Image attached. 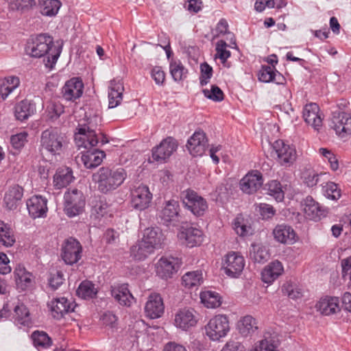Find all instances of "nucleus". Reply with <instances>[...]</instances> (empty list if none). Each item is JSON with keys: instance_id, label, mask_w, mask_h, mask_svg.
Instances as JSON below:
<instances>
[{"instance_id": "obj_1", "label": "nucleus", "mask_w": 351, "mask_h": 351, "mask_svg": "<svg viewBox=\"0 0 351 351\" xmlns=\"http://www.w3.org/2000/svg\"><path fill=\"white\" fill-rule=\"evenodd\" d=\"M99 141L95 131L80 128L78 132L75 134V141L77 147H84L87 150L82 152L81 161L86 169H93L98 167L103 161L106 154L104 151L93 149L99 143L104 145L108 142L107 138L101 135Z\"/></svg>"}, {"instance_id": "obj_2", "label": "nucleus", "mask_w": 351, "mask_h": 351, "mask_svg": "<svg viewBox=\"0 0 351 351\" xmlns=\"http://www.w3.org/2000/svg\"><path fill=\"white\" fill-rule=\"evenodd\" d=\"M127 172L122 167H100L93 174V181L97 185V190L102 194L112 193L123 184Z\"/></svg>"}, {"instance_id": "obj_3", "label": "nucleus", "mask_w": 351, "mask_h": 351, "mask_svg": "<svg viewBox=\"0 0 351 351\" xmlns=\"http://www.w3.org/2000/svg\"><path fill=\"white\" fill-rule=\"evenodd\" d=\"M25 51L34 58L47 56L48 62L54 64L60 55L61 48L54 45L52 36L47 34H40L31 38L27 44Z\"/></svg>"}, {"instance_id": "obj_4", "label": "nucleus", "mask_w": 351, "mask_h": 351, "mask_svg": "<svg viewBox=\"0 0 351 351\" xmlns=\"http://www.w3.org/2000/svg\"><path fill=\"white\" fill-rule=\"evenodd\" d=\"M271 154L280 166L286 168L291 167L297 157L295 147L282 139L276 140L271 144Z\"/></svg>"}, {"instance_id": "obj_5", "label": "nucleus", "mask_w": 351, "mask_h": 351, "mask_svg": "<svg viewBox=\"0 0 351 351\" xmlns=\"http://www.w3.org/2000/svg\"><path fill=\"white\" fill-rule=\"evenodd\" d=\"M86 201L81 191L67 190L64 195V211L69 217H74L84 211Z\"/></svg>"}, {"instance_id": "obj_6", "label": "nucleus", "mask_w": 351, "mask_h": 351, "mask_svg": "<svg viewBox=\"0 0 351 351\" xmlns=\"http://www.w3.org/2000/svg\"><path fill=\"white\" fill-rule=\"evenodd\" d=\"M229 330L228 318L223 315H215L205 326L206 335L212 341H219L227 335Z\"/></svg>"}, {"instance_id": "obj_7", "label": "nucleus", "mask_w": 351, "mask_h": 351, "mask_svg": "<svg viewBox=\"0 0 351 351\" xmlns=\"http://www.w3.org/2000/svg\"><path fill=\"white\" fill-rule=\"evenodd\" d=\"M180 207L178 201L170 199L167 201L164 206L158 213L160 223L167 227H176L180 221Z\"/></svg>"}, {"instance_id": "obj_8", "label": "nucleus", "mask_w": 351, "mask_h": 351, "mask_svg": "<svg viewBox=\"0 0 351 351\" xmlns=\"http://www.w3.org/2000/svg\"><path fill=\"white\" fill-rule=\"evenodd\" d=\"M182 264L178 257L162 256L156 264V275L165 280L172 278L178 272Z\"/></svg>"}, {"instance_id": "obj_9", "label": "nucleus", "mask_w": 351, "mask_h": 351, "mask_svg": "<svg viewBox=\"0 0 351 351\" xmlns=\"http://www.w3.org/2000/svg\"><path fill=\"white\" fill-rule=\"evenodd\" d=\"M245 265V259L239 252H230L224 256L223 269L225 274L229 277H239Z\"/></svg>"}, {"instance_id": "obj_10", "label": "nucleus", "mask_w": 351, "mask_h": 351, "mask_svg": "<svg viewBox=\"0 0 351 351\" xmlns=\"http://www.w3.org/2000/svg\"><path fill=\"white\" fill-rule=\"evenodd\" d=\"M63 141V137L55 130H46L42 132L41 147L52 155L60 154Z\"/></svg>"}, {"instance_id": "obj_11", "label": "nucleus", "mask_w": 351, "mask_h": 351, "mask_svg": "<svg viewBox=\"0 0 351 351\" xmlns=\"http://www.w3.org/2000/svg\"><path fill=\"white\" fill-rule=\"evenodd\" d=\"M82 246L75 238L66 239L61 249V257L67 265H73L79 261L82 257Z\"/></svg>"}, {"instance_id": "obj_12", "label": "nucleus", "mask_w": 351, "mask_h": 351, "mask_svg": "<svg viewBox=\"0 0 351 351\" xmlns=\"http://www.w3.org/2000/svg\"><path fill=\"white\" fill-rule=\"evenodd\" d=\"M152 197L149 187L141 184L131 191V205L135 210H144L149 207Z\"/></svg>"}, {"instance_id": "obj_13", "label": "nucleus", "mask_w": 351, "mask_h": 351, "mask_svg": "<svg viewBox=\"0 0 351 351\" xmlns=\"http://www.w3.org/2000/svg\"><path fill=\"white\" fill-rule=\"evenodd\" d=\"M178 237L184 245L192 248L199 246L203 243L204 234L201 229L186 226L182 228L178 234Z\"/></svg>"}, {"instance_id": "obj_14", "label": "nucleus", "mask_w": 351, "mask_h": 351, "mask_svg": "<svg viewBox=\"0 0 351 351\" xmlns=\"http://www.w3.org/2000/svg\"><path fill=\"white\" fill-rule=\"evenodd\" d=\"M178 144L176 141L172 137H167L162 140L160 143L153 147L152 152V158L153 161L159 163L165 162L172 154L176 150Z\"/></svg>"}, {"instance_id": "obj_15", "label": "nucleus", "mask_w": 351, "mask_h": 351, "mask_svg": "<svg viewBox=\"0 0 351 351\" xmlns=\"http://www.w3.org/2000/svg\"><path fill=\"white\" fill-rule=\"evenodd\" d=\"M13 276L16 288L20 291L29 290L34 286L35 276L23 265L19 264L16 266Z\"/></svg>"}, {"instance_id": "obj_16", "label": "nucleus", "mask_w": 351, "mask_h": 351, "mask_svg": "<svg viewBox=\"0 0 351 351\" xmlns=\"http://www.w3.org/2000/svg\"><path fill=\"white\" fill-rule=\"evenodd\" d=\"M186 207L196 216H202L208 208L204 198L192 190H187L183 200Z\"/></svg>"}, {"instance_id": "obj_17", "label": "nucleus", "mask_w": 351, "mask_h": 351, "mask_svg": "<svg viewBox=\"0 0 351 351\" xmlns=\"http://www.w3.org/2000/svg\"><path fill=\"white\" fill-rule=\"evenodd\" d=\"M208 139L202 130H197L187 141V149L193 156H202L208 147Z\"/></svg>"}, {"instance_id": "obj_18", "label": "nucleus", "mask_w": 351, "mask_h": 351, "mask_svg": "<svg viewBox=\"0 0 351 351\" xmlns=\"http://www.w3.org/2000/svg\"><path fill=\"white\" fill-rule=\"evenodd\" d=\"M29 216L32 219L45 218L48 211L47 199L41 195H34L26 202Z\"/></svg>"}, {"instance_id": "obj_19", "label": "nucleus", "mask_w": 351, "mask_h": 351, "mask_svg": "<svg viewBox=\"0 0 351 351\" xmlns=\"http://www.w3.org/2000/svg\"><path fill=\"white\" fill-rule=\"evenodd\" d=\"M331 127L336 134L341 137L351 134V115L343 112H335L332 118Z\"/></svg>"}, {"instance_id": "obj_20", "label": "nucleus", "mask_w": 351, "mask_h": 351, "mask_svg": "<svg viewBox=\"0 0 351 351\" xmlns=\"http://www.w3.org/2000/svg\"><path fill=\"white\" fill-rule=\"evenodd\" d=\"M199 320V315L195 308H181L175 316V324L182 330L195 326Z\"/></svg>"}, {"instance_id": "obj_21", "label": "nucleus", "mask_w": 351, "mask_h": 351, "mask_svg": "<svg viewBox=\"0 0 351 351\" xmlns=\"http://www.w3.org/2000/svg\"><path fill=\"white\" fill-rule=\"evenodd\" d=\"M263 183L262 173L258 171H251L241 180V189L247 194H252L259 189Z\"/></svg>"}, {"instance_id": "obj_22", "label": "nucleus", "mask_w": 351, "mask_h": 351, "mask_svg": "<svg viewBox=\"0 0 351 351\" xmlns=\"http://www.w3.org/2000/svg\"><path fill=\"white\" fill-rule=\"evenodd\" d=\"M84 84L79 77L66 81L62 88V97L67 101H75L82 95Z\"/></svg>"}, {"instance_id": "obj_23", "label": "nucleus", "mask_w": 351, "mask_h": 351, "mask_svg": "<svg viewBox=\"0 0 351 351\" xmlns=\"http://www.w3.org/2000/svg\"><path fill=\"white\" fill-rule=\"evenodd\" d=\"M257 76L258 80L264 83L274 82L279 85L286 83L285 77L276 69L275 66L262 65Z\"/></svg>"}, {"instance_id": "obj_24", "label": "nucleus", "mask_w": 351, "mask_h": 351, "mask_svg": "<svg viewBox=\"0 0 351 351\" xmlns=\"http://www.w3.org/2000/svg\"><path fill=\"white\" fill-rule=\"evenodd\" d=\"M306 218L318 221L326 215V210L311 196H307L302 202Z\"/></svg>"}, {"instance_id": "obj_25", "label": "nucleus", "mask_w": 351, "mask_h": 351, "mask_svg": "<svg viewBox=\"0 0 351 351\" xmlns=\"http://www.w3.org/2000/svg\"><path fill=\"white\" fill-rule=\"evenodd\" d=\"M275 240L280 243L291 245L296 242L297 234L293 228L287 224H278L274 230Z\"/></svg>"}, {"instance_id": "obj_26", "label": "nucleus", "mask_w": 351, "mask_h": 351, "mask_svg": "<svg viewBox=\"0 0 351 351\" xmlns=\"http://www.w3.org/2000/svg\"><path fill=\"white\" fill-rule=\"evenodd\" d=\"M319 112L318 105L315 103H310L304 107L302 112L305 122L316 130H318L322 125V119Z\"/></svg>"}, {"instance_id": "obj_27", "label": "nucleus", "mask_w": 351, "mask_h": 351, "mask_svg": "<svg viewBox=\"0 0 351 351\" xmlns=\"http://www.w3.org/2000/svg\"><path fill=\"white\" fill-rule=\"evenodd\" d=\"M283 272L284 267L280 261H271L262 270L261 280L264 283L271 285Z\"/></svg>"}, {"instance_id": "obj_28", "label": "nucleus", "mask_w": 351, "mask_h": 351, "mask_svg": "<svg viewBox=\"0 0 351 351\" xmlns=\"http://www.w3.org/2000/svg\"><path fill=\"white\" fill-rule=\"evenodd\" d=\"M141 240L154 251L161 246L164 240V235L161 229L158 227L147 228L144 230Z\"/></svg>"}, {"instance_id": "obj_29", "label": "nucleus", "mask_w": 351, "mask_h": 351, "mask_svg": "<svg viewBox=\"0 0 351 351\" xmlns=\"http://www.w3.org/2000/svg\"><path fill=\"white\" fill-rule=\"evenodd\" d=\"M111 295L120 305L125 307H130L134 302V298L130 292L128 284L112 287Z\"/></svg>"}, {"instance_id": "obj_30", "label": "nucleus", "mask_w": 351, "mask_h": 351, "mask_svg": "<svg viewBox=\"0 0 351 351\" xmlns=\"http://www.w3.org/2000/svg\"><path fill=\"white\" fill-rule=\"evenodd\" d=\"M36 112L35 104L27 99H23L16 103L14 107L16 119L23 121L32 116Z\"/></svg>"}, {"instance_id": "obj_31", "label": "nucleus", "mask_w": 351, "mask_h": 351, "mask_svg": "<svg viewBox=\"0 0 351 351\" xmlns=\"http://www.w3.org/2000/svg\"><path fill=\"white\" fill-rule=\"evenodd\" d=\"M21 84L20 78L16 75H8L0 78V97L5 100Z\"/></svg>"}, {"instance_id": "obj_32", "label": "nucleus", "mask_w": 351, "mask_h": 351, "mask_svg": "<svg viewBox=\"0 0 351 351\" xmlns=\"http://www.w3.org/2000/svg\"><path fill=\"white\" fill-rule=\"evenodd\" d=\"M124 90L123 84L120 81H110L108 88V108H114L118 106L123 99Z\"/></svg>"}, {"instance_id": "obj_33", "label": "nucleus", "mask_w": 351, "mask_h": 351, "mask_svg": "<svg viewBox=\"0 0 351 351\" xmlns=\"http://www.w3.org/2000/svg\"><path fill=\"white\" fill-rule=\"evenodd\" d=\"M74 179L73 171L71 168H59L53 176V186L56 189H62L69 185L73 182Z\"/></svg>"}, {"instance_id": "obj_34", "label": "nucleus", "mask_w": 351, "mask_h": 351, "mask_svg": "<svg viewBox=\"0 0 351 351\" xmlns=\"http://www.w3.org/2000/svg\"><path fill=\"white\" fill-rule=\"evenodd\" d=\"M329 176L327 172H318L312 167H305L301 173V179L304 185L309 188L315 186L323 176Z\"/></svg>"}, {"instance_id": "obj_35", "label": "nucleus", "mask_w": 351, "mask_h": 351, "mask_svg": "<svg viewBox=\"0 0 351 351\" xmlns=\"http://www.w3.org/2000/svg\"><path fill=\"white\" fill-rule=\"evenodd\" d=\"M23 195V189L14 184L10 186L5 192L4 195V202L6 206L10 210L16 208L17 203L21 201Z\"/></svg>"}, {"instance_id": "obj_36", "label": "nucleus", "mask_w": 351, "mask_h": 351, "mask_svg": "<svg viewBox=\"0 0 351 351\" xmlns=\"http://www.w3.org/2000/svg\"><path fill=\"white\" fill-rule=\"evenodd\" d=\"M204 282L202 269L191 271L185 273L182 277V285L186 289L198 288Z\"/></svg>"}, {"instance_id": "obj_37", "label": "nucleus", "mask_w": 351, "mask_h": 351, "mask_svg": "<svg viewBox=\"0 0 351 351\" xmlns=\"http://www.w3.org/2000/svg\"><path fill=\"white\" fill-rule=\"evenodd\" d=\"M169 73L174 82H181L186 79L189 71L180 60L171 58Z\"/></svg>"}, {"instance_id": "obj_38", "label": "nucleus", "mask_w": 351, "mask_h": 351, "mask_svg": "<svg viewBox=\"0 0 351 351\" xmlns=\"http://www.w3.org/2000/svg\"><path fill=\"white\" fill-rule=\"evenodd\" d=\"M250 256L255 263H264L268 261L270 254L269 250L263 243H254L250 247Z\"/></svg>"}, {"instance_id": "obj_39", "label": "nucleus", "mask_w": 351, "mask_h": 351, "mask_svg": "<svg viewBox=\"0 0 351 351\" xmlns=\"http://www.w3.org/2000/svg\"><path fill=\"white\" fill-rule=\"evenodd\" d=\"M154 251L148 245L138 240L130 249V256L135 261H142L145 260Z\"/></svg>"}, {"instance_id": "obj_40", "label": "nucleus", "mask_w": 351, "mask_h": 351, "mask_svg": "<svg viewBox=\"0 0 351 351\" xmlns=\"http://www.w3.org/2000/svg\"><path fill=\"white\" fill-rule=\"evenodd\" d=\"M237 328L242 336H250L258 329L256 320L251 315L244 316L239 321Z\"/></svg>"}, {"instance_id": "obj_41", "label": "nucleus", "mask_w": 351, "mask_h": 351, "mask_svg": "<svg viewBox=\"0 0 351 351\" xmlns=\"http://www.w3.org/2000/svg\"><path fill=\"white\" fill-rule=\"evenodd\" d=\"M232 226L237 234L240 237H248L253 233V229L248 220L245 219L242 215H239L234 219Z\"/></svg>"}, {"instance_id": "obj_42", "label": "nucleus", "mask_w": 351, "mask_h": 351, "mask_svg": "<svg viewBox=\"0 0 351 351\" xmlns=\"http://www.w3.org/2000/svg\"><path fill=\"white\" fill-rule=\"evenodd\" d=\"M12 320L19 327H30L33 324L29 308H12Z\"/></svg>"}, {"instance_id": "obj_43", "label": "nucleus", "mask_w": 351, "mask_h": 351, "mask_svg": "<svg viewBox=\"0 0 351 351\" xmlns=\"http://www.w3.org/2000/svg\"><path fill=\"white\" fill-rule=\"evenodd\" d=\"M15 237L10 225L0 220V243L5 247H11L15 243Z\"/></svg>"}, {"instance_id": "obj_44", "label": "nucleus", "mask_w": 351, "mask_h": 351, "mask_svg": "<svg viewBox=\"0 0 351 351\" xmlns=\"http://www.w3.org/2000/svg\"><path fill=\"white\" fill-rule=\"evenodd\" d=\"M200 300L205 307H220L222 303L220 295L213 291H202Z\"/></svg>"}, {"instance_id": "obj_45", "label": "nucleus", "mask_w": 351, "mask_h": 351, "mask_svg": "<svg viewBox=\"0 0 351 351\" xmlns=\"http://www.w3.org/2000/svg\"><path fill=\"white\" fill-rule=\"evenodd\" d=\"M76 292L83 299H92L96 296L97 289L91 281L84 280L80 283Z\"/></svg>"}, {"instance_id": "obj_46", "label": "nucleus", "mask_w": 351, "mask_h": 351, "mask_svg": "<svg viewBox=\"0 0 351 351\" xmlns=\"http://www.w3.org/2000/svg\"><path fill=\"white\" fill-rule=\"evenodd\" d=\"M34 346L37 348L47 349L52 344L51 337L44 331L36 330L32 334Z\"/></svg>"}, {"instance_id": "obj_47", "label": "nucleus", "mask_w": 351, "mask_h": 351, "mask_svg": "<svg viewBox=\"0 0 351 351\" xmlns=\"http://www.w3.org/2000/svg\"><path fill=\"white\" fill-rule=\"evenodd\" d=\"M61 5L62 3L59 0H45L41 6L40 13L43 16H54L58 14Z\"/></svg>"}, {"instance_id": "obj_48", "label": "nucleus", "mask_w": 351, "mask_h": 351, "mask_svg": "<svg viewBox=\"0 0 351 351\" xmlns=\"http://www.w3.org/2000/svg\"><path fill=\"white\" fill-rule=\"evenodd\" d=\"M9 7L12 10L26 12L36 6V0H8Z\"/></svg>"}, {"instance_id": "obj_49", "label": "nucleus", "mask_w": 351, "mask_h": 351, "mask_svg": "<svg viewBox=\"0 0 351 351\" xmlns=\"http://www.w3.org/2000/svg\"><path fill=\"white\" fill-rule=\"evenodd\" d=\"M267 194L272 196L277 202H282L285 193L280 182L278 180H271L267 184Z\"/></svg>"}, {"instance_id": "obj_50", "label": "nucleus", "mask_w": 351, "mask_h": 351, "mask_svg": "<svg viewBox=\"0 0 351 351\" xmlns=\"http://www.w3.org/2000/svg\"><path fill=\"white\" fill-rule=\"evenodd\" d=\"M228 44L223 40H219L216 43V54L215 57L220 59L221 62L225 64L227 60L230 57L231 52L227 49Z\"/></svg>"}, {"instance_id": "obj_51", "label": "nucleus", "mask_w": 351, "mask_h": 351, "mask_svg": "<svg viewBox=\"0 0 351 351\" xmlns=\"http://www.w3.org/2000/svg\"><path fill=\"white\" fill-rule=\"evenodd\" d=\"M324 195L331 199H338L341 197V190L338 185L332 182H328L323 186Z\"/></svg>"}, {"instance_id": "obj_52", "label": "nucleus", "mask_w": 351, "mask_h": 351, "mask_svg": "<svg viewBox=\"0 0 351 351\" xmlns=\"http://www.w3.org/2000/svg\"><path fill=\"white\" fill-rule=\"evenodd\" d=\"M27 136L28 134L27 132H22L12 135L10 137V143L12 148L16 152H20L27 141Z\"/></svg>"}, {"instance_id": "obj_53", "label": "nucleus", "mask_w": 351, "mask_h": 351, "mask_svg": "<svg viewBox=\"0 0 351 351\" xmlns=\"http://www.w3.org/2000/svg\"><path fill=\"white\" fill-rule=\"evenodd\" d=\"M202 93L206 98L213 101L219 102L224 98L223 91L216 85H212L210 90L203 89Z\"/></svg>"}, {"instance_id": "obj_54", "label": "nucleus", "mask_w": 351, "mask_h": 351, "mask_svg": "<svg viewBox=\"0 0 351 351\" xmlns=\"http://www.w3.org/2000/svg\"><path fill=\"white\" fill-rule=\"evenodd\" d=\"M339 302L338 297L326 295L319 298L315 307H339Z\"/></svg>"}, {"instance_id": "obj_55", "label": "nucleus", "mask_w": 351, "mask_h": 351, "mask_svg": "<svg viewBox=\"0 0 351 351\" xmlns=\"http://www.w3.org/2000/svg\"><path fill=\"white\" fill-rule=\"evenodd\" d=\"M213 68L207 62L200 64L199 84L201 86H206L213 76Z\"/></svg>"}, {"instance_id": "obj_56", "label": "nucleus", "mask_w": 351, "mask_h": 351, "mask_svg": "<svg viewBox=\"0 0 351 351\" xmlns=\"http://www.w3.org/2000/svg\"><path fill=\"white\" fill-rule=\"evenodd\" d=\"M254 351H278V346L271 339L265 338L258 341Z\"/></svg>"}, {"instance_id": "obj_57", "label": "nucleus", "mask_w": 351, "mask_h": 351, "mask_svg": "<svg viewBox=\"0 0 351 351\" xmlns=\"http://www.w3.org/2000/svg\"><path fill=\"white\" fill-rule=\"evenodd\" d=\"M319 152L326 160H327L328 162L330 164V169L332 171L338 169L339 162L336 156L332 152L326 148H320L319 149Z\"/></svg>"}, {"instance_id": "obj_58", "label": "nucleus", "mask_w": 351, "mask_h": 351, "mask_svg": "<svg viewBox=\"0 0 351 351\" xmlns=\"http://www.w3.org/2000/svg\"><path fill=\"white\" fill-rule=\"evenodd\" d=\"M117 317L112 312L108 311L105 312L100 317L101 324L106 326L114 328L117 325Z\"/></svg>"}, {"instance_id": "obj_59", "label": "nucleus", "mask_w": 351, "mask_h": 351, "mask_svg": "<svg viewBox=\"0 0 351 351\" xmlns=\"http://www.w3.org/2000/svg\"><path fill=\"white\" fill-rule=\"evenodd\" d=\"M49 285L53 289H57L64 282V275L62 271H57L56 273L50 274Z\"/></svg>"}, {"instance_id": "obj_60", "label": "nucleus", "mask_w": 351, "mask_h": 351, "mask_svg": "<svg viewBox=\"0 0 351 351\" xmlns=\"http://www.w3.org/2000/svg\"><path fill=\"white\" fill-rule=\"evenodd\" d=\"M341 264L343 278L351 285V256L343 259Z\"/></svg>"}, {"instance_id": "obj_61", "label": "nucleus", "mask_w": 351, "mask_h": 351, "mask_svg": "<svg viewBox=\"0 0 351 351\" xmlns=\"http://www.w3.org/2000/svg\"><path fill=\"white\" fill-rule=\"evenodd\" d=\"M258 208L260 215L264 219H271L275 215L276 210L274 207L269 204L261 203L258 206Z\"/></svg>"}, {"instance_id": "obj_62", "label": "nucleus", "mask_w": 351, "mask_h": 351, "mask_svg": "<svg viewBox=\"0 0 351 351\" xmlns=\"http://www.w3.org/2000/svg\"><path fill=\"white\" fill-rule=\"evenodd\" d=\"M163 300L160 293H152L147 299L145 307H164Z\"/></svg>"}, {"instance_id": "obj_63", "label": "nucleus", "mask_w": 351, "mask_h": 351, "mask_svg": "<svg viewBox=\"0 0 351 351\" xmlns=\"http://www.w3.org/2000/svg\"><path fill=\"white\" fill-rule=\"evenodd\" d=\"M151 76L157 85L162 86L165 80V73L160 66H155L152 69Z\"/></svg>"}, {"instance_id": "obj_64", "label": "nucleus", "mask_w": 351, "mask_h": 351, "mask_svg": "<svg viewBox=\"0 0 351 351\" xmlns=\"http://www.w3.org/2000/svg\"><path fill=\"white\" fill-rule=\"evenodd\" d=\"M244 346L239 341L229 340L226 342L221 351H244Z\"/></svg>"}]
</instances>
